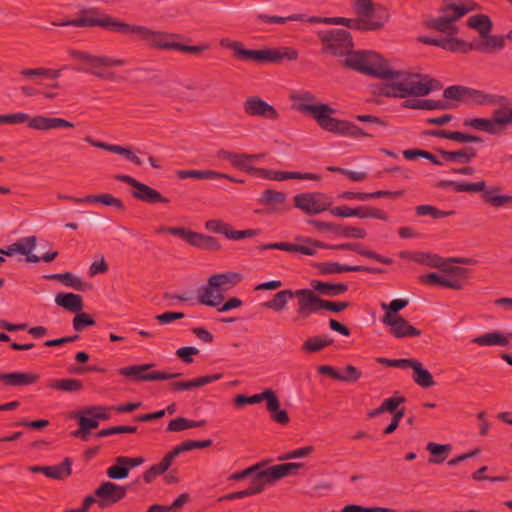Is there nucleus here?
I'll return each instance as SVG.
<instances>
[{
    "mask_svg": "<svg viewBox=\"0 0 512 512\" xmlns=\"http://www.w3.org/2000/svg\"><path fill=\"white\" fill-rule=\"evenodd\" d=\"M308 288L291 290L284 289L274 294L271 300H268L262 304L263 307L280 312L287 307L289 300L297 299V310L296 317L293 318V322H298L301 319H305L306 303H307Z\"/></svg>",
    "mask_w": 512,
    "mask_h": 512,
    "instance_id": "6e6552de",
    "label": "nucleus"
},
{
    "mask_svg": "<svg viewBox=\"0 0 512 512\" xmlns=\"http://www.w3.org/2000/svg\"><path fill=\"white\" fill-rule=\"evenodd\" d=\"M243 110L248 116L260 117L267 120H278L279 112L269 103L258 96L248 97L243 103Z\"/></svg>",
    "mask_w": 512,
    "mask_h": 512,
    "instance_id": "dca6fc26",
    "label": "nucleus"
},
{
    "mask_svg": "<svg viewBox=\"0 0 512 512\" xmlns=\"http://www.w3.org/2000/svg\"><path fill=\"white\" fill-rule=\"evenodd\" d=\"M482 41L475 44V50L484 53H490L495 50H502L505 46V35H491L481 37Z\"/></svg>",
    "mask_w": 512,
    "mask_h": 512,
    "instance_id": "37998d69",
    "label": "nucleus"
},
{
    "mask_svg": "<svg viewBox=\"0 0 512 512\" xmlns=\"http://www.w3.org/2000/svg\"><path fill=\"white\" fill-rule=\"evenodd\" d=\"M467 25L478 31L480 37H486L492 30L493 24L490 17L486 14H476L471 16Z\"/></svg>",
    "mask_w": 512,
    "mask_h": 512,
    "instance_id": "09e8293b",
    "label": "nucleus"
},
{
    "mask_svg": "<svg viewBox=\"0 0 512 512\" xmlns=\"http://www.w3.org/2000/svg\"><path fill=\"white\" fill-rule=\"evenodd\" d=\"M474 184H482L483 188L476 190V192H482V200L492 207L498 208L512 205V195H501L502 188L500 186L487 187L485 181L475 182Z\"/></svg>",
    "mask_w": 512,
    "mask_h": 512,
    "instance_id": "b1692460",
    "label": "nucleus"
},
{
    "mask_svg": "<svg viewBox=\"0 0 512 512\" xmlns=\"http://www.w3.org/2000/svg\"><path fill=\"white\" fill-rule=\"evenodd\" d=\"M316 266L322 275L337 274V273H343V272H360V271L368 272V273H372V274H380V273L384 272V270L382 268H378V267H368V266H363V265L350 266V265H343L338 262H324V263H319Z\"/></svg>",
    "mask_w": 512,
    "mask_h": 512,
    "instance_id": "5701e85b",
    "label": "nucleus"
},
{
    "mask_svg": "<svg viewBox=\"0 0 512 512\" xmlns=\"http://www.w3.org/2000/svg\"><path fill=\"white\" fill-rule=\"evenodd\" d=\"M266 401L267 410L275 408V392L271 389H266L262 393L254 394L252 396L237 395L234 399L235 406L240 408L246 404H258L262 401Z\"/></svg>",
    "mask_w": 512,
    "mask_h": 512,
    "instance_id": "c756f323",
    "label": "nucleus"
},
{
    "mask_svg": "<svg viewBox=\"0 0 512 512\" xmlns=\"http://www.w3.org/2000/svg\"><path fill=\"white\" fill-rule=\"evenodd\" d=\"M40 376L33 372L0 373V382L7 386H28L39 381Z\"/></svg>",
    "mask_w": 512,
    "mask_h": 512,
    "instance_id": "bb28decb",
    "label": "nucleus"
},
{
    "mask_svg": "<svg viewBox=\"0 0 512 512\" xmlns=\"http://www.w3.org/2000/svg\"><path fill=\"white\" fill-rule=\"evenodd\" d=\"M353 8L358 16L368 19H373V15L381 9H375L371 0H355Z\"/></svg>",
    "mask_w": 512,
    "mask_h": 512,
    "instance_id": "052dcab7",
    "label": "nucleus"
},
{
    "mask_svg": "<svg viewBox=\"0 0 512 512\" xmlns=\"http://www.w3.org/2000/svg\"><path fill=\"white\" fill-rule=\"evenodd\" d=\"M292 99L301 102L296 107L298 111L311 114L317 124L327 132L352 138L374 136L373 133L364 131L358 125L348 120L333 118L331 115L334 114L336 110L330 105L324 103L310 104L309 102L316 100L315 95L310 92L294 95Z\"/></svg>",
    "mask_w": 512,
    "mask_h": 512,
    "instance_id": "f257e3e1",
    "label": "nucleus"
},
{
    "mask_svg": "<svg viewBox=\"0 0 512 512\" xmlns=\"http://www.w3.org/2000/svg\"><path fill=\"white\" fill-rule=\"evenodd\" d=\"M303 463H284V464H278L271 466L267 469H264L262 471H259L263 481L266 485L272 484L286 476L289 475H296L298 473V470L300 468H303Z\"/></svg>",
    "mask_w": 512,
    "mask_h": 512,
    "instance_id": "412c9836",
    "label": "nucleus"
},
{
    "mask_svg": "<svg viewBox=\"0 0 512 512\" xmlns=\"http://www.w3.org/2000/svg\"><path fill=\"white\" fill-rule=\"evenodd\" d=\"M389 14L386 9L378 10L374 15L373 19L358 17L355 19L345 17H331L326 18L324 21L326 24L343 25L349 29L357 31H375L384 27L388 21Z\"/></svg>",
    "mask_w": 512,
    "mask_h": 512,
    "instance_id": "1a4fd4ad",
    "label": "nucleus"
},
{
    "mask_svg": "<svg viewBox=\"0 0 512 512\" xmlns=\"http://www.w3.org/2000/svg\"><path fill=\"white\" fill-rule=\"evenodd\" d=\"M36 236L25 237L15 243H13V247H15L16 253H20L26 256L27 262L36 263L40 261V257L32 254V250L36 247Z\"/></svg>",
    "mask_w": 512,
    "mask_h": 512,
    "instance_id": "a18cd8bd",
    "label": "nucleus"
},
{
    "mask_svg": "<svg viewBox=\"0 0 512 512\" xmlns=\"http://www.w3.org/2000/svg\"><path fill=\"white\" fill-rule=\"evenodd\" d=\"M341 64L347 69L384 79L386 82L395 81L399 73V70L391 69L380 54L372 51H351Z\"/></svg>",
    "mask_w": 512,
    "mask_h": 512,
    "instance_id": "7ed1b4c3",
    "label": "nucleus"
},
{
    "mask_svg": "<svg viewBox=\"0 0 512 512\" xmlns=\"http://www.w3.org/2000/svg\"><path fill=\"white\" fill-rule=\"evenodd\" d=\"M49 280L61 281L65 286L71 287L77 291H86L91 288V285L84 282L81 278L75 276L71 272L56 273L45 276Z\"/></svg>",
    "mask_w": 512,
    "mask_h": 512,
    "instance_id": "58836bf2",
    "label": "nucleus"
},
{
    "mask_svg": "<svg viewBox=\"0 0 512 512\" xmlns=\"http://www.w3.org/2000/svg\"><path fill=\"white\" fill-rule=\"evenodd\" d=\"M438 188L446 189L452 187L455 192H476L483 188L482 184H472L465 182H456L453 180H442L436 185Z\"/></svg>",
    "mask_w": 512,
    "mask_h": 512,
    "instance_id": "5fc2aeb1",
    "label": "nucleus"
},
{
    "mask_svg": "<svg viewBox=\"0 0 512 512\" xmlns=\"http://www.w3.org/2000/svg\"><path fill=\"white\" fill-rule=\"evenodd\" d=\"M331 214L338 217H359V218H374L383 221L388 220V214L376 207L370 206H359L356 208H350L348 206H337L330 209Z\"/></svg>",
    "mask_w": 512,
    "mask_h": 512,
    "instance_id": "f3484780",
    "label": "nucleus"
},
{
    "mask_svg": "<svg viewBox=\"0 0 512 512\" xmlns=\"http://www.w3.org/2000/svg\"><path fill=\"white\" fill-rule=\"evenodd\" d=\"M123 35L135 36L145 41L150 47L163 50H176L178 34L154 31L146 26L126 24Z\"/></svg>",
    "mask_w": 512,
    "mask_h": 512,
    "instance_id": "423d86ee",
    "label": "nucleus"
},
{
    "mask_svg": "<svg viewBox=\"0 0 512 512\" xmlns=\"http://www.w3.org/2000/svg\"><path fill=\"white\" fill-rule=\"evenodd\" d=\"M47 387L61 392H78L83 389V383L79 379L75 378H61L54 379L48 382Z\"/></svg>",
    "mask_w": 512,
    "mask_h": 512,
    "instance_id": "c03bdc74",
    "label": "nucleus"
},
{
    "mask_svg": "<svg viewBox=\"0 0 512 512\" xmlns=\"http://www.w3.org/2000/svg\"><path fill=\"white\" fill-rule=\"evenodd\" d=\"M176 175L179 179L195 178L200 180L219 179L224 173L213 170H178Z\"/></svg>",
    "mask_w": 512,
    "mask_h": 512,
    "instance_id": "603ef678",
    "label": "nucleus"
},
{
    "mask_svg": "<svg viewBox=\"0 0 512 512\" xmlns=\"http://www.w3.org/2000/svg\"><path fill=\"white\" fill-rule=\"evenodd\" d=\"M469 87L461 85H452L443 92V97L448 100H457L466 102Z\"/></svg>",
    "mask_w": 512,
    "mask_h": 512,
    "instance_id": "69168bd1",
    "label": "nucleus"
},
{
    "mask_svg": "<svg viewBox=\"0 0 512 512\" xmlns=\"http://www.w3.org/2000/svg\"><path fill=\"white\" fill-rule=\"evenodd\" d=\"M72 464V459L66 457L63 462L58 465L46 466L44 475L55 480H63L72 474Z\"/></svg>",
    "mask_w": 512,
    "mask_h": 512,
    "instance_id": "49530a36",
    "label": "nucleus"
},
{
    "mask_svg": "<svg viewBox=\"0 0 512 512\" xmlns=\"http://www.w3.org/2000/svg\"><path fill=\"white\" fill-rule=\"evenodd\" d=\"M286 199V193L274 189H266L262 192L259 203L275 208L276 205L283 204Z\"/></svg>",
    "mask_w": 512,
    "mask_h": 512,
    "instance_id": "864d4df0",
    "label": "nucleus"
},
{
    "mask_svg": "<svg viewBox=\"0 0 512 512\" xmlns=\"http://www.w3.org/2000/svg\"><path fill=\"white\" fill-rule=\"evenodd\" d=\"M308 223L319 231H329L344 238L363 239L367 235L366 230L363 228L344 226L333 222H323L315 219L308 220Z\"/></svg>",
    "mask_w": 512,
    "mask_h": 512,
    "instance_id": "a211bd4d",
    "label": "nucleus"
},
{
    "mask_svg": "<svg viewBox=\"0 0 512 512\" xmlns=\"http://www.w3.org/2000/svg\"><path fill=\"white\" fill-rule=\"evenodd\" d=\"M87 143L92 145L93 147H97L118 155L124 156L127 160L131 161L133 164L137 166L142 165L141 159L133 153V151L130 148L123 147L120 145L115 144H108L105 142L97 141L92 139L90 136L85 137L84 139Z\"/></svg>",
    "mask_w": 512,
    "mask_h": 512,
    "instance_id": "c85d7f7f",
    "label": "nucleus"
},
{
    "mask_svg": "<svg viewBox=\"0 0 512 512\" xmlns=\"http://www.w3.org/2000/svg\"><path fill=\"white\" fill-rule=\"evenodd\" d=\"M76 203H101L106 206L114 207L119 211L125 210L123 201L109 193L88 195L83 197L82 200H76Z\"/></svg>",
    "mask_w": 512,
    "mask_h": 512,
    "instance_id": "79ce46f5",
    "label": "nucleus"
},
{
    "mask_svg": "<svg viewBox=\"0 0 512 512\" xmlns=\"http://www.w3.org/2000/svg\"><path fill=\"white\" fill-rule=\"evenodd\" d=\"M382 322L390 327V333L396 338L418 337L422 334L419 329L412 326L402 316L391 318L390 315H384Z\"/></svg>",
    "mask_w": 512,
    "mask_h": 512,
    "instance_id": "4be33fe9",
    "label": "nucleus"
},
{
    "mask_svg": "<svg viewBox=\"0 0 512 512\" xmlns=\"http://www.w3.org/2000/svg\"><path fill=\"white\" fill-rule=\"evenodd\" d=\"M474 343H477L480 346H493L500 345L506 346L508 344L507 337L503 336L501 333L495 331L491 333H486L482 336H479L473 340Z\"/></svg>",
    "mask_w": 512,
    "mask_h": 512,
    "instance_id": "4d7b16f0",
    "label": "nucleus"
},
{
    "mask_svg": "<svg viewBox=\"0 0 512 512\" xmlns=\"http://www.w3.org/2000/svg\"><path fill=\"white\" fill-rule=\"evenodd\" d=\"M114 178L117 181L126 183L130 186H132L135 190L131 191V195L139 200L143 201L149 204H157V203H169L170 200L163 196L160 192H158L156 189L150 187L147 184H144L132 176L125 175V174H117L114 176Z\"/></svg>",
    "mask_w": 512,
    "mask_h": 512,
    "instance_id": "9d476101",
    "label": "nucleus"
},
{
    "mask_svg": "<svg viewBox=\"0 0 512 512\" xmlns=\"http://www.w3.org/2000/svg\"><path fill=\"white\" fill-rule=\"evenodd\" d=\"M333 344V339L326 336H314L306 339L301 350L303 352L316 353Z\"/></svg>",
    "mask_w": 512,
    "mask_h": 512,
    "instance_id": "3c124183",
    "label": "nucleus"
},
{
    "mask_svg": "<svg viewBox=\"0 0 512 512\" xmlns=\"http://www.w3.org/2000/svg\"><path fill=\"white\" fill-rule=\"evenodd\" d=\"M493 118L495 119L496 126H504L512 124V107H504L497 109L493 112Z\"/></svg>",
    "mask_w": 512,
    "mask_h": 512,
    "instance_id": "774afa93",
    "label": "nucleus"
},
{
    "mask_svg": "<svg viewBox=\"0 0 512 512\" xmlns=\"http://www.w3.org/2000/svg\"><path fill=\"white\" fill-rule=\"evenodd\" d=\"M420 282L428 285H438L454 290L463 289L465 282L456 278H449L437 273H428L419 277Z\"/></svg>",
    "mask_w": 512,
    "mask_h": 512,
    "instance_id": "72a5a7b5",
    "label": "nucleus"
},
{
    "mask_svg": "<svg viewBox=\"0 0 512 512\" xmlns=\"http://www.w3.org/2000/svg\"><path fill=\"white\" fill-rule=\"evenodd\" d=\"M242 278V274L237 272L219 273L211 275L208 278V283L222 292L235 287L241 282Z\"/></svg>",
    "mask_w": 512,
    "mask_h": 512,
    "instance_id": "2f4dec72",
    "label": "nucleus"
},
{
    "mask_svg": "<svg viewBox=\"0 0 512 512\" xmlns=\"http://www.w3.org/2000/svg\"><path fill=\"white\" fill-rule=\"evenodd\" d=\"M87 143L92 145L93 147H97L118 155L124 156L127 160L131 161L133 164L137 166L142 165L141 159L133 153V151L130 148L123 147L120 145L115 144H108L105 142L97 141L92 139L90 136L85 137L84 139Z\"/></svg>",
    "mask_w": 512,
    "mask_h": 512,
    "instance_id": "cd10ccee",
    "label": "nucleus"
},
{
    "mask_svg": "<svg viewBox=\"0 0 512 512\" xmlns=\"http://www.w3.org/2000/svg\"><path fill=\"white\" fill-rule=\"evenodd\" d=\"M441 88L438 80L428 78L427 75L399 70L395 81L385 82L379 87V95L394 98L426 96Z\"/></svg>",
    "mask_w": 512,
    "mask_h": 512,
    "instance_id": "f03ea898",
    "label": "nucleus"
},
{
    "mask_svg": "<svg viewBox=\"0 0 512 512\" xmlns=\"http://www.w3.org/2000/svg\"><path fill=\"white\" fill-rule=\"evenodd\" d=\"M55 302L58 306L73 313L82 311L84 306L82 297L74 293H58Z\"/></svg>",
    "mask_w": 512,
    "mask_h": 512,
    "instance_id": "ea45409f",
    "label": "nucleus"
},
{
    "mask_svg": "<svg viewBox=\"0 0 512 512\" xmlns=\"http://www.w3.org/2000/svg\"><path fill=\"white\" fill-rule=\"evenodd\" d=\"M323 43V52L333 56H348L353 49L352 36L345 29H330L318 32Z\"/></svg>",
    "mask_w": 512,
    "mask_h": 512,
    "instance_id": "0eeeda50",
    "label": "nucleus"
},
{
    "mask_svg": "<svg viewBox=\"0 0 512 512\" xmlns=\"http://www.w3.org/2000/svg\"><path fill=\"white\" fill-rule=\"evenodd\" d=\"M216 157L219 160L229 161L233 167L239 170L254 173L256 167L252 166L250 163L254 160L264 157V154H245L221 149L217 151Z\"/></svg>",
    "mask_w": 512,
    "mask_h": 512,
    "instance_id": "6ab92c4d",
    "label": "nucleus"
},
{
    "mask_svg": "<svg viewBox=\"0 0 512 512\" xmlns=\"http://www.w3.org/2000/svg\"><path fill=\"white\" fill-rule=\"evenodd\" d=\"M412 259L415 262L425 264L430 267L440 268L442 266V258L436 254L417 252Z\"/></svg>",
    "mask_w": 512,
    "mask_h": 512,
    "instance_id": "338daca9",
    "label": "nucleus"
},
{
    "mask_svg": "<svg viewBox=\"0 0 512 512\" xmlns=\"http://www.w3.org/2000/svg\"><path fill=\"white\" fill-rule=\"evenodd\" d=\"M129 486H122L111 481H104L96 488L99 508L106 509L123 500Z\"/></svg>",
    "mask_w": 512,
    "mask_h": 512,
    "instance_id": "4468645a",
    "label": "nucleus"
},
{
    "mask_svg": "<svg viewBox=\"0 0 512 512\" xmlns=\"http://www.w3.org/2000/svg\"><path fill=\"white\" fill-rule=\"evenodd\" d=\"M331 200L319 192H306L294 197V205L308 215H316L330 209Z\"/></svg>",
    "mask_w": 512,
    "mask_h": 512,
    "instance_id": "9b49d317",
    "label": "nucleus"
},
{
    "mask_svg": "<svg viewBox=\"0 0 512 512\" xmlns=\"http://www.w3.org/2000/svg\"><path fill=\"white\" fill-rule=\"evenodd\" d=\"M23 123H27L30 129L37 131H49L53 129H72L75 127V124L73 122H70L60 117H48L44 115L30 117L25 112L0 115V125H15Z\"/></svg>",
    "mask_w": 512,
    "mask_h": 512,
    "instance_id": "39448f33",
    "label": "nucleus"
},
{
    "mask_svg": "<svg viewBox=\"0 0 512 512\" xmlns=\"http://www.w3.org/2000/svg\"><path fill=\"white\" fill-rule=\"evenodd\" d=\"M190 245L208 251H219L222 246L220 242L212 236L195 232Z\"/></svg>",
    "mask_w": 512,
    "mask_h": 512,
    "instance_id": "8fccbe9b",
    "label": "nucleus"
},
{
    "mask_svg": "<svg viewBox=\"0 0 512 512\" xmlns=\"http://www.w3.org/2000/svg\"><path fill=\"white\" fill-rule=\"evenodd\" d=\"M306 243H310L313 247L323 248V249H332V250H350L358 253L360 251V244L358 243H342V244H335V245H329L321 241L317 240H311L310 238H307L305 240Z\"/></svg>",
    "mask_w": 512,
    "mask_h": 512,
    "instance_id": "e2e57ef3",
    "label": "nucleus"
},
{
    "mask_svg": "<svg viewBox=\"0 0 512 512\" xmlns=\"http://www.w3.org/2000/svg\"><path fill=\"white\" fill-rule=\"evenodd\" d=\"M409 368L413 369V380L419 386L429 388L435 385L433 376L423 367L420 361L412 359Z\"/></svg>",
    "mask_w": 512,
    "mask_h": 512,
    "instance_id": "a19ab883",
    "label": "nucleus"
},
{
    "mask_svg": "<svg viewBox=\"0 0 512 512\" xmlns=\"http://www.w3.org/2000/svg\"><path fill=\"white\" fill-rule=\"evenodd\" d=\"M153 366V363L131 365L118 369V373L122 376L131 377L136 381L171 380L181 376V373H168L164 371H152L145 373Z\"/></svg>",
    "mask_w": 512,
    "mask_h": 512,
    "instance_id": "f8f14e48",
    "label": "nucleus"
},
{
    "mask_svg": "<svg viewBox=\"0 0 512 512\" xmlns=\"http://www.w3.org/2000/svg\"><path fill=\"white\" fill-rule=\"evenodd\" d=\"M254 173L259 176L275 181H284L288 179H300V180H318L319 175L313 173H301V172H290V171H273L265 168H256Z\"/></svg>",
    "mask_w": 512,
    "mask_h": 512,
    "instance_id": "393cba45",
    "label": "nucleus"
},
{
    "mask_svg": "<svg viewBox=\"0 0 512 512\" xmlns=\"http://www.w3.org/2000/svg\"><path fill=\"white\" fill-rule=\"evenodd\" d=\"M265 486L266 484L263 481L260 473L258 472L252 477L250 485L246 489L236 491V496L238 499H240L258 494L264 490Z\"/></svg>",
    "mask_w": 512,
    "mask_h": 512,
    "instance_id": "13d9d810",
    "label": "nucleus"
},
{
    "mask_svg": "<svg viewBox=\"0 0 512 512\" xmlns=\"http://www.w3.org/2000/svg\"><path fill=\"white\" fill-rule=\"evenodd\" d=\"M404 108L421 109V110H445L449 109L450 105L445 100H431V99H409L402 103Z\"/></svg>",
    "mask_w": 512,
    "mask_h": 512,
    "instance_id": "4c0bfd02",
    "label": "nucleus"
},
{
    "mask_svg": "<svg viewBox=\"0 0 512 512\" xmlns=\"http://www.w3.org/2000/svg\"><path fill=\"white\" fill-rule=\"evenodd\" d=\"M473 8H461L452 16H438L427 21V26L431 29L453 36L458 33V27L454 24L462 16L472 11Z\"/></svg>",
    "mask_w": 512,
    "mask_h": 512,
    "instance_id": "aec40b11",
    "label": "nucleus"
},
{
    "mask_svg": "<svg viewBox=\"0 0 512 512\" xmlns=\"http://www.w3.org/2000/svg\"><path fill=\"white\" fill-rule=\"evenodd\" d=\"M224 299L225 297L221 291L218 288L213 287L208 282L206 286H203L198 290L197 300L201 305L217 307L224 301Z\"/></svg>",
    "mask_w": 512,
    "mask_h": 512,
    "instance_id": "c9c22d12",
    "label": "nucleus"
},
{
    "mask_svg": "<svg viewBox=\"0 0 512 512\" xmlns=\"http://www.w3.org/2000/svg\"><path fill=\"white\" fill-rule=\"evenodd\" d=\"M311 290L315 293L319 292L324 296L336 297L341 294H344L348 290L347 284L344 283H330L324 282L320 280H311L310 282Z\"/></svg>",
    "mask_w": 512,
    "mask_h": 512,
    "instance_id": "e433bc0d",
    "label": "nucleus"
},
{
    "mask_svg": "<svg viewBox=\"0 0 512 512\" xmlns=\"http://www.w3.org/2000/svg\"><path fill=\"white\" fill-rule=\"evenodd\" d=\"M463 125L492 135L499 134L501 131V128L496 126L494 118H469L464 120Z\"/></svg>",
    "mask_w": 512,
    "mask_h": 512,
    "instance_id": "de8ad7c7",
    "label": "nucleus"
},
{
    "mask_svg": "<svg viewBox=\"0 0 512 512\" xmlns=\"http://www.w3.org/2000/svg\"><path fill=\"white\" fill-rule=\"evenodd\" d=\"M417 216H431L433 219H440L450 215H453L454 211H442L432 205H419L415 208Z\"/></svg>",
    "mask_w": 512,
    "mask_h": 512,
    "instance_id": "680f3d73",
    "label": "nucleus"
},
{
    "mask_svg": "<svg viewBox=\"0 0 512 512\" xmlns=\"http://www.w3.org/2000/svg\"><path fill=\"white\" fill-rule=\"evenodd\" d=\"M223 377L222 373L213 375H204L186 381H174L169 384V390L172 392L187 391L194 388L202 387L214 381L220 380Z\"/></svg>",
    "mask_w": 512,
    "mask_h": 512,
    "instance_id": "a878e982",
    "label": "nucleus"
},
{
    "mask_svg": "<svg viewBox=\"0 0 512 512\" xmlns=\"http://www.w3.org/2000/svg\"><path fill=\"white\" fill-rule=\"evenodd\" d=\"M466 102L476 105H505L508 99L503 95L487 94L481 90L469 88Z\"/></svg>",
    "mask_w": 512,
    "mask_h": 512,
    "instance_id": "7c9ffc66",
    "label": "nucleus"
},
{
    "mask_svg": "<svg viewBox=\"0 0 512 512\" xmlns=\"http://www.w3.org/2000/svg\"><path fill=\"white\" fill-rule=\"evenodd\" d=\"M298 58V51L291 47L264 49L263 63L279 64L283 60L295 61Z\"/></svg>",
    "mask_w": 512,
    "mask_h": 512,
    "instance_id": "473e14b6",
    "label": "nucleus"
},
{
    "mask_svg": "<svg viewBox=\"0 0 512 512\" xmlns=\"http://www.w3.org/2000/svg\"><path fill=\"white\" fill-rule=\"evenodd\" d=\"M437 152L441 155L443 162L451 161L461 164H468L477 156V150L470 146L464 147L457 151L437 149Z\"/></svg>",
    "mask_w": 512,
    "mask_h": 512,
    "instance_id": "f704fd0d",
    "label": "nucleus"
},
{
    "mask_svg": "<svg viewBox=\"0 0 512 512\" xmlns=\"http://www.w3.org/2000/svg\"><path fill=\"white\" fill-rule=\"evenodd\" d=\"M303 14H293L287 17H281V16H269L266 14H258L256 15V20L263 23H270V24H284L287 21H303L304 20Z\"/></svg>",
    "mask_w": 512,
    "mask_h": 512,
    "instance_id": "0e129e2a",
    "label": "nucleus"
},
{
    "mask_svg": "<svg viewBox=\"0 0 512 512\" xmlns=\"http://www.w3.org/2000/svg\"><path fill=\"white\" fill-rule=\"evenodd\" d=\"M126 63L127 62L124 59H115L108 56H95L89 66H79L76 69L78 71L92 74L99 79L113 81L116 78L115 73L105 70V67L124 66Z\"/></svg>",
    "mask_w": 512,
    "mask_h": 512,
    "instance_id": "ddd939ff",
    "label": "nucleus"
},
{
    "mask_svg": "<svg viewBox=\"0 0 512 512\" xmlns=\"http://www.w3.org/2000/svg\"><path fill=\"white\" fill-rule=\"evenodd\" d=\"M349 305L350 303L347 301L334 302L323 299L313 290L308 289L305 319H307L311 314L317 313L320 310H328L331 312L340 313L348 308Z\"/></svg>",
    "mask_w": 512,
    "mask_h": 512,
    "instance_id": "2eb2a0df",
    "label": "nucleus"
},
{
    "mask_svg": "<svg viewBox=\"0 0 512 512\" xmlns=\"http://www.w3.org/2000/svg\"><path fill=\"white\" fill-rule=\"evenodd\" d=\"M426 449L431 453V457L429 458V463L438 464L442 463L445 460V456L436 457L443 453L448 454L451 450V446L449 444H436L434 442H429L426 446Z\"/></svg>",
    "mask_w": 512,
    "mask_h": 512,
    "instance_id": "bf43d9fd",
    "label": "nucleus"
},
{
    "mask_svg": "<svg viewBox=\"0 0 512 512\" xmlns=\"http://www.w3.org/2000/svg\"><path fill=\"white\" fill-rule=\"evenodd\" d=\"M54 26H75V27H101L113 32L123 34L126 22L114 18L108 14L102 13L96 7H83L76 19H69L64 21H53Z\"/></svg>",
    "mask_w": 512,
    "mask_h": 512,
    "instance_id": "20e7f679",
    "label": "nucleus"
},
{
    "mask_svg": "<svg viewBox=\"0 0 512 512\" xmlns=\"http://www.w3.org/2000/svg\"><path fill=\"white\" fill-rule=\"evenodd\" d=\"M444 49L454 53H467L469 51L475 50V44L468 43L459 38L446 37Z\"/></svg>",
    "mask_w": 512,
    "mask_h": 512,
    "instance_id": "6e6d98bb",
    "label": "nucleus"
}]
</instances>
